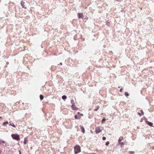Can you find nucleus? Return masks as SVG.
<instances>
[{
    "instance_id": "4",
    "label": "nucleus",
    "mask_w": 154,
    "mask_h": 154,
    "mask_svg": "<svg viewBox=\"0 0 154 154\" xmlns=\"http://www.w3.org/2000/svg\"><path fill=\"white\" fill-rule=\"evenodd\" d=\"M25 2L23 1H22L21 2L20 4L21 5L22 7L23 8H24L25 9L26 8V5H25Z\"/></svg>"
},
{
    "instance_id": "3",
    "label": "nucleus",
    "mask_w": 154,
    "mask_h": 154,
    "mask_svg": "<svg viewBox=\"0 0 154 154\" xmlns=\"http://www.w3.org/2000/svg\"><path fill=\"white\" fill-rule=\"evenodd\" d=\"M103 129V128L102 127H97L96 128L95 132L97 134L99 133Z\"/></svg>"
},
{
    "instance_id": "15",
    "label": "nucleus",
    "mask_w": 154,
    "mask_h": 154,
    "mask_svg": "<svg viewBox=\"0 0 154 154\" xmlns=\"http://www.w3.org/2000/svg\"><path fill=\"white\" fill-rule=\"evenodd\" d=\"M75 118L76 119H80V117H78V116L77 115H75Z\"/></svg>"
},
{
    "instance_id": "5",
    "label": "nucleus",
    "mask_w": 154,
    "mask_h": 154,
    "mask_svg": "<svg viewBox=\"0 0 154 154\" xmlns=\"http://www.w3.org/2000/svg\"><path fill=\"white\" fill-rule=\"evenodd\" d=\"M146 123L148 124V125L150 126H152L153 125V123L151 122H149L148 121H146Z\"/></svg>"
},
{
    "instance_id": "27",
    "label": "nucleus",
    "mask_w": 154,
    "mask_h": 154,
    "mask_svg": "<svg viewBox=\"0 0 154 154\" xmlns=\"http://www.w3.org/2000/svg\"><path fill=\"white\" fill-rule=\"evenodd\" d=\"M122 90H123V89L121 88L120 89V91H119L120 92H122Z\"/></svg>"
},
{
    "instance_id": "8",
    "label": "nucleus",
    "mask_w": 154,
    "mask_h": 154,
    "mask_svg": "<svg viewBox=\"0 0 154 154\" xmlns=\"http://www.w3.org/2000/svg\"><path fill=\"white\" fill-rule=\"evenodd\" d=\"M81 131L83 133H84L85 132V129L82 126H81Z\"/></svg>"
},
{
    "instance_id": "35",
    "label": "nucleus",
    "mask_w": 154,
    "mask_h": 154,
    "mask_svg": "<svg viewBox=\"0 0 154 154\" xmlns=\"http://www.w3.org/2000/svg\"><path fill=\"white\" fill-rule=\"evenodd\" d=\"M2 118L1 117H0V119Z\"/></svg>"
},
{
    "instance_id": "31",
    "label": "nucleus",
    "mask_w": 154,
    "mask_h": 154,
    "mask_svg": "<svg viewBox=\"0 0 154 154\" xmlns=\"http://www.w3.org/2000/svg\"><path fill=\"white\" fill-rule=\"evenodd\" d=\"M152 149H154V147H152Z\"/></svg>"
},
{
    "instance_id": "33",
    "label": "nucleus",
    "mask_w": 154,
    "mask_h": 154,
    "mask_svg": "<svg viewBox=\"0 0 154 154\" xmlns=\"http://www.w3.org/2000/svg\"><path fill=\"white\" fill-rule=\"evenodd\" d=\"M80 114V112H78V114Z\"/></svg>"
},
{
    "instance_id": "25",
    "label": "nucleus",
    "mask_w": 154,
    "mask_h": 154,
    "mask_svg": "<svg viewBox=\"0 0 154 154\" xmlns=\"http://www.w3.org/2000/svg\"><path fill=\"white\" fill-rule=\"evenodd\" d=\"M134 152H133V151H130V154H132V153H133Z\"/></svg>"
},
{
    "instance_id": "20",
    "label": "nucleus",
    "mask_w": 154,
    "mask_h": 154,
    "mask_svg": "<svg viewBox=\"0 0 154 154\" xmlns=\"http://www.w3.org/2000/svg\"><path fill=\"white\" fill-rule=\"evenodd\" d=\"M119 143L120 144H121V145H124V142H119Z\"/></svg>"
},
{
    "instance_id": "30",
    "label": "nucleus",
    "mask_w": 154,
    "mask_h": 154,
    "mask_svg": "<svg viewBox=\"0 0 154 154\" xmlns=\"http://www.w3.org/2000/svg\"><path fill=\"white\" fill-rule=\"evenodd\" d=\"M80 116H83V114H80Z\"/></svg>"
},
{
    "instance_id": "28",
    "label": "nucleus",
    "mask_w": 154,
    "mask_h": 154,
    "mask_svg": "<svg viewBox=\"0 0 154 154\" xmlns=\"http://www.w3.org/2000/svg\"><path fill=\"white\" fill-rule=\"evenodd\" d=\"M138 114H139V115H140V116H142V114H141L139 112H138Z\"/></svg>"
},
{
    "instance_id": "17",
    "label": "nucleus",
    "mask_w": 154,
    "mask_h": 154,
    "mask_svg": "<svg viewBox=\"0 0 154 154\" xmlns=\"http://www.w3.org/2000/svg\"><path fill=\"white\" fill-rule=\"evenodd\" d=\"M10 125V126H11L14 128H15L16 127L14 125V124L13 123L12 124H10V125Z\"/></svg>"
},
{
    "instance_id": "26",
    "label": "nucleus",
    "mask_w": 154,
    "mask_h": 154,
    "mask_svg": "<svg viewBox=\"0 0 154 154\" xmlns=\"http://www.w3.org/2000/svg\"><path fill=\"white\" fill-rule=\"evenodd\" d=\"M140 111H141V114H142V115H143V113H144L143 111L142 110H140Z\"/></svg>"
},
{
    "instance_id": "12",
    "label": "nucleus",
    "mask_w": 154,
    "mask_h": 154,
    "mask_svg": "<svg viewBox=\"0 0 154 154\" xmlns=\"http://www.w3.org/2000/svg\"><path fill=\"white\" fill-rule=\"evenodd\" d=\"M72 109L75 110H76L78 109V108L76 107H75L74 106L73 107H71Z\"/></svg>"
},
{
    "instance_id": "6",
    "label": "nucleus",
    "mask_w": 154,
    "mask_h": 154,
    "mask_svg": "<svg viewBox=\"0 0 154 154\" xmlns=\"http://www.w3.org/2000/svg\"><path fill=\"white\" fill-rule=\"evenodd\" d=\"M83 16V14L82 13H78V16L79 18H83L82 17Z\"/></svg>"
},
{
    "instance_id": "18",
    "label": "nucleus",
    "mask_w": 154,
    "mask_h": 154,
    "mask_svg": "<svg viewBox=\"0 0 154 154\" xmlns=\"http://www.w3.org/2000/svg\"><path fill=\"white\" fill-rule=\"evenodd\" d=\"M8 122H7V121H6V122H4L3 123V125H5V124H8Z\"/></svg>"
},
{
    "instance_id": "23",
    "label": "nucleus",
    "mask_w": 154,
    "mask_h": 154,
    "mask_svg": "<svg viewBox=\"0 0 154 154\" xmlns=\"http://www.w3.org/2000/svg\"><path fill=\"white\" fill-rule=\"evenodd\" d=\"M27 142V141L25 139L24 141V144H26V143Z\"/></svg>"
},
{
    "instance_id": "16",
    "label": "nucleus",
    "mask_w": 154,
    "mask_h": 154,
    "mask_svg": "<svg viewBox=\"0 0 154 154\" xmlns=\"http://www.w3.org/2000/svg\"><path fill=\"white\" fill-rule=\"evenodd\" d=\"M106 119L105 118H104L102 120V121H101L102 123H103L104 121H105Z\"/></svg>"
},
{
    "instance_id": "34",
    "label": "nucleus",
    "mask_w": 154,
    "mask_h": 154,
    "mask_svg": "<svg viewBox=\"0 0 154 154\" xmlns=\"http://www.w3.org/2000/svg\"><path fill=\"white\" fill-rule=\"evenodd\" d=\"M19 153H20V154H21V152H20V151H19Z\"/></svg>"
},
{
    "instance_id": "2",
    "label": "nucleus",
    "mask_w": 154,
    "mask_h": 154,
    "mask_svg": "<svg viewBox=\"0 0 154 154\" xmlns=\"http://www.w3.org/2000/svg\"><path fill=\"white\" fill-rule=\"evenodd\" d=\"M12 137L14 140H20L19 136L17 134H12L11 135Z\"/></svg>"
},
{
    "instance_id": "13",
    "label": "nucleus",
    "mask_w": 154,
    "mask_h": 154,
    "mask_svg": "<svg viewBox=\"0 0 154 154\" xmlns=\"http://www.w3.org/2000/svg\"><path fill=\"white\" fill-rule=\"evenodd\" d=\"M100 108V106H97L96 107V109H95L94 110V111H97L98 109L99 108Z\"/></svg>"
},
{
    "instance_id": "32",
    "label": "nucleus",
    "mask_w": 154,
    "mask_h": 154,
    "mask_svg": "<svg viewBox=\"0 0 154 154\" xmlns=\"http://www.w3.org/2000/svg\"><path fill=\"white\" fill-rule=\"evenodd\" d=\"M2 152V151L1 150H0V154H1Z\"/></svg>"
},
{
    "instance_id": "7",
    "label": "nucleus",
    "mask_w": 154,
    "mask_h": 154,
    "mask_svg": "<svg viewBox=\"0 0 154 154\" xmlns=\"http://www.w3.org/2000/svg\"><path fill=\"white\" fill-rule=\"evenodd\" d=\"M71 103L72 104L71 107L74 106H75V103H74V101L73 100H71Z\"/></svg>"
},
{
    "instance_id": "29",
    "label": "nucleus",
    "mask_w": 154,
    "mask_h": 154,
    "mask_svg": "<svg viewBox=\"0 0 154 154\" xmlns=\"http://www.w3.org/2000/svg\"><path fill=\"white\" fill-rule=\"evenodd\" d=\"M60 65H62V63H60Z\"/></svg>"
},
{
    "instance_id": "24",
    "label": "nucleus",
    "mask_w": 154,
    "mask_h": 154,
    "mask_svg": "<svg viewBox=\"0 0 154 154\" xmlns=\"http://www.w3.org/2000/svg\"><path fill=\"white\" fill-rule=\"evenodd\" d=\"M102 139L103 140H105L106 139V137H103Z\"/></svg>"
},
{
    "instance_id": "19",
    "label": "nucleus",
    "mask_w": 154,
    "mask_h": 154,
    "mask_svg": "<svg viewBox=\"0 0 154 154\" xmlns=\"http://www.w3.org/2000/svg\"><path fill=\"white\" fill-rule=\"evenodd\" d=\"M109 141H107L106 143V146H108L109 145Z\"/></svg>"
},
{
    "instance_id": "14",
    "label": "nucleus",
    "mask_w": 154,
    "mask_h": 154,
    "mask_svg": "<svg viewBox=\"0 0 154 154\" xmlns=\"http://www.w3.org/2000/svg\"><path fill=\"white\" fill-rule=\"evenodd\" d=\"M125 95L126 97H128L129 96V94L128 92H125Z\"/></svg>"
},
{
    "instance_id": "21",
    "label": "nucleus",
    "mask_w": 154,
    "mask_h": 154,
    "mask_svg": "<svg viewBox=\"0 0 154 154\" xmlns=\"http://www.w3.org/2000/svg\"><path fill=\"white\" fill-rule=\"evenodd\" d=\"M5 143V142L4 141L0 140V143Z\"/></svg>"
},
{
    "instance_id": "11",
    "label": "nucleus",
    "mask_w": 154,
    "mask_h": 154,
    "mask_svg": "<svg viewBox=\"0 0 154 154\" xmlns=\"http://www.w3.org/2000/svg\"><path fill=\"white\" fill-rule=\"evenodd\" d=\"M123 137H120L119 139L118 140V142H120L121 141V140H123Z\"/></svg>"
},
{
    "instance_id": "9",
    "label": "nucleus",
    "mask_w": 154,
    "mask_h": 154,
    "mask_svg": "<svg viewBox=\"0 0 154 154\" xmlns=\"http://www.w3.org/2000/svg\"><path fill=\"white\" fill-rule=\"evenodd\" d=\"M67 97L66 96L64 95H63L62 97V98L64 100L66 99Z\"/></svg>"
},
{
    "instance_id": "10",
    "label": "nucleus",
    "mask_w": 154,
    "mask_h": 154,
    "mask_svg": "<svg viewBox=\"0 0 154 154\" xmlns=\"http://www.w3.org/2000/svg\"><path fill=\"white\" fill-rule=\"evenodd\" d=\"M39 97H40V98L41 100H43V99L44 98V97L43 95H42V94L40 95Z\"/></svg>"
},
{
    "instance_id": "22",
    "label": "nucleus",
    "mask_w": 154,
    "mask_h": 154,
    "mask_svg": "<svg viewBox=\"0 0 154 154\" xmlns=\"http://www.w3.org/2000/svg\"><path fill=\"white\" fill-rule=\"evenodd\" d=\"M106 24L108 26H109V25H110V23L109 22H108V21H107L106 22Z\"/></svg>"
},
{
    "instance_id": "1",
    "label": "nucleus",
    "mask_w": 154,
    "mask_h": 154,
    "mask_svg": "<svg viewBox=\"0 0 154 154\" xmlns=\"http://www.w3.org/2000/svg\"><path fill=\"white\" fill-rule=\"evenodd\" d=\"M81 151V148L79 145H76L74 147V152L75 154H77Z\"/></svg>"
}]
</instances>
